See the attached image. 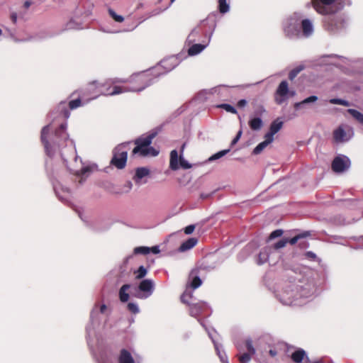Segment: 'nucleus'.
<instances>
[{
  "mask_svg": "<svg viewBox=\"0 0 363 363\" xmlns=\"http://www.w3.org/2000/svg\"><path fill=\"white\" fill-rule=\"evenodd\" d=\"M313 9L320 14L330 15L351 5L350 0H311Z\"/></svg>",
  "mask_w": 363,
  "mask_h": 363,
  "instance_id": "f257e3e1",
  "label": "nucleus"
},
{
  "mask_svg": "<svg viewBox=\"0 0 363 363\" xmlns=\"http://www.w3.org/2000/svg\"><path fill=\"white\" fill-rule=\"evenodd\" d=\"M156 135L157 133L153 132L145 137L141 136L135 139L134 140L135 147L132 150V156H135L136 155H138L140 157H146L148 155L157 156L159 154V151L150 146L152 140Z\"/></svg>",
  "mask_w": 363,
  "mask_h": 363,
  "instance_id": "f03ea898",
  "label": "nucleus"
},
{
  "mask_svg": "<svg viewBox=\"0 0 363 363\" xmlns=\"http://www.w3.org/2000/svg\"><path fill=\"white\" fill-rule=\"evenodd\" d=\"M116 82L126 83L130 91H141L152 84V78L147 73H138L132 75L128 80H115Z\"/></svg>",
  "mask_w": 363,
  "mask_h": 363,
  "instance_id": "7ed1b4c3",
  "label": "nucleus"
},
{
  "mask_svg": "<svg viewBox=\"0 0 363 363\" xmlns=\"http://www.w3.org/2000/svg\"><path fill=\"white\" fill-rule=\"evenodd\" d=\"M130 143H121L116 146L113 151L111 164L118 169L125 168L128 159V151Z\"/></svg>",
  "mask_w": 363,
  "mask_h": 363,
  "instance_id": "20e7f679",
  "label": "nucleus"
},
{
  "mask_svg": "<svg viewBox=\"0 0 363 363\" xmlns=\"http://www.w3.org/2000/svg\"><path fill=\"white\" fill-rule=\"evenodd\" d=\"M323 26L330 33H336L344 28L345 21L340 16H328L323 21Z\"/></svg>",
  "mask_w": 363,
  "mask_h": 363,
  "instance_id": "39448f33",
  "label": "nucleus"
},
{
  "mask_svg": "<svg viewBox=\"0 0 363 363\" xmlns=\"http://www.w3.org/2000/svg\"><path fill=\"white\" fill-rule=\"evenodd\" d=\"M353 135L352 129L348 125H341L334 130L333 135L335 143H343L350 139Z\"/></svg>",
  "mask_w": 363,
  "mask_h": 363,
  "instance_id": "423d86ee",
  "label": "nucleus"
},
{
  "mask_svg": "<svg viewBox=\"0 0 363 363\" xmlns=\"http://www.w3.org/2000/svg\"><path fill=\"white\" fill-rule=\"evenodd\" d=\"M67 123H62L60 127L56 129L55 132V136L53 139V145L58 147H64L67 145V143L69 140V135L66 132Z\"/></svg>",
  "mask_w": 363,
  "mask_h": 363,
  "instance_id": "0eeeda50",
  "label": "nucleus"
},
{
  "mask_svg": "<svg viewBox=\"0 0 363 363\" xmlns=\"http://www.w3.org/2000/svg\"><path fill=\"white\" fill-rule=\"evenodd\" d=\"M350 164V160L347 156L340 155L334 158L331 168L334 172L341 173L348 169Z\"/></svg>",
  "mask_w": 363,
  "mask_h": 363,
  "instance_id": "6e6552de",
  "label": "nucleus"
},
{
  "mask_svg": "<svg viewBox=\"0 0 363 363\" xmlns=\"http://www.w3.org/2000/svg\"><path fill=\"white\" fill-rule=\"evenodd\" d=\"M289 92V89L288 82L285 80L281 82L274 94L275 102L279 105L283 104L288 99Z\"/></svg>",
  "mask_w": 363,
  "mask_h": 363,
  "instance_id": "1a4fd4ad",
  "label": "nucleus"
},
{
  "mask_svg": "<svg viewBox=\"0 0 363 363\" xmlns=\"http://www.w3.org/2000/svg\"><path fill=\"white\" fill-rule=\"evenodd\" d=\"M50 132V125H45L43 128L41 130V142L44 145L45 151L48 155H52V146L49 143L48 140V136Z\"/></svg>",
  "mask_w": 363,
  "mask_h": 363,
  "instance_id": "9d476101",
  "label": "nucleus"
},
{
  "mask_svg": "<svg viewBox=\"0 0 363 363\" xmlns=\"http://www.w3.org/2000/svg\"><path fill=\"white\" fill-rule=\"evenodd\" d=\"M138 289L145 294L143 297L147 298L152 294L154 289L153 281L150 279H144L139 284Z\"/></svg>",
  "mask_w": 363,
  "mask_h": 363,
  "instance_id": "9b49d317",
  "label": "nucleus"
},
{
  "mask_svg": "<svg viewBox=\"0 0 363 363\" xmlns=\"http://www.w3.org/2000/svg\"><path fill=\"white\" fill-rule=\"evenodd\" d=\"M298 24L294 22L293 19H290L287 26L284 28L285 35L289 38L297 36L298 35Z\"/></svg>",
  "mask_w": 363,
  "mask_h": 363,
  "instance_id": "f8f14e48",
  "label": "nucleus"
},
{
  "mask_svg": "<svg viewBox=\"0 0 363 363\" xmlns=\"http://www.w3.org/2000/svg\"><path fill=\"white\" fill-rule=\"evenodd\" d=\"M291 358L295 363H301L303 360H306V362H309V359L307 357L305 350L301 348L294 351L291 354Z\"/></svg>",
  "mask_w": 363,
  "mask_h": 363,
  "instance_id": "ddd939ff",
  "label": "nucleus"
},
{
  "mask_svg": "<svg viewBox=\"0 0 363 363\" xmlns=\"http://www.w3.org/2000/svg\"><path fill=\"white\" fill-rule=\"evenodd\" d=\"M150 169L147 167H138L135 169L133 180L137 184H141V179L150 174Z\"/></svg>",
  "mask_w": 363,
  "mask_h": 363,
  "instance_id": "4468645a",
  "label": "nucleus"
},
{
  "mask_svg": "<svg viewBox=\"0 0 363 363\" xmlns=\"http://www.w3.org/2000/svg\"><path fill=\"white\" fill-rule=\"evenodd\" d=\"M118 363H135L130 352L125 349H122L118 358Z\"/></svg>",
  "mask_w": 363,
  "mask_h": 363,
  "instance_id": "2eb2a0df",
  "label": "nucleus"
},
{
  "mask_svg": "<svg viewBox=\"0 0 363 363\" xmlns=\"http://www.w3.org/2000/svg\"><path fill=\"white\" fill-rule=\"evenodd\" d=\"M205 305L203 303H196L189 305L190 314L194 317H197L201 314Z\"/></svg>",
  "mask_w": 363,
  "mask_h": 363,
  "instance_id": "dca6fc26",
  "label": "nucleus"
},
{
  "mask_svg": "<svg viewBox=\"0 0 363 363\" xmlns=\"http://www.w3.org/2000/svg\"><path fill=\"white\" fill-rule=\"evenodd\" d=\"M303 34L306 37L310 36L313 32L312 23L308 19H304L301 22Z\"/></svg>",
  "mask_w": 363,
  "mask_h": 363,
  "instance_id": "f3484780",
  "label": "nucleus"
},
{
  "mask_svg": "<svg viewBox=\"0 0 363 363\" xmlns=\"http://www.w3.org/2000/svg\"><path fill=\"white\" fill-rule=\"evenodd\" d=\"M198 272V269H194L190 272V277H192L191 287L194 289L199 288L202 284L201 279L197 276Z\"/></svg>",
  "mask_w": 363,
  "mask_h": 363,
  "instance_id": "a211bd4d",
  "label": "nucleus"
},
{
  "mask_svg": "<svg viewBox=\"0 0 363 363\" xmlns=\"http://www.w3.org/2000/svg\"><path fill=\"white\" fill-rule=\"evenodd\" d=\"M197 239L195 238H191L186 240L185 242L182 243L179 250L180 252H185L193 248L197 244Z\"/></svg>",
  "mask_w": 363,
  "mask_h": 363,
  "instance_id": "6ab92c4d",
  "label": "nucleus"
},
{
  "mask_svg": "<svg viewBox=\"0 0 363 363\" xmlns=\"http://www.w3.org/2000/svg\"><path fill=\"white\" fill-rule=\"evenodd\" d=\"M104 86V84L99 83L97 81H93L89 84L88 90L89 91H93L96 93V96H94L92 99H95L100 94H102L100 88H101Z\"/></svg>",
  "mask_w": 363,
  "mask_h": 363,
  "instance_id": "aec40b11",
  "label": "nucleus"
},
{
  "mask_svg": "<svg viewBox=\"0 0 363 363\" xmlns=\"http://www.w3.org/2000/svg\"><path fill=\"white\" fill-rule=\"evenodd\" d=\"M129 91H129L128 86H127L126 83H125V84L123 86H114L112 89V91H108L104 94L113 96V95H117V94L129 92Z\"/></svg>",
  "mask_w": 363,
  "mask_h": 363,
  "instance_id": "412c9836",
  "label": "nucleus"
},
{
  "mask_svg": "<svg viewBox=\"0 0 363 363\" xmlns=\"http://www.w3.org/2000/svg\"><path fill=\"white\" fill-rule=\"evenodd\" d=\"M169 167L172 170H177L179 169L178 153L176 150H174L170 152Z\"/></svg>",
  "mask_w": 363,
  "mask_h": 363,
  "instance_id": "4be33fe9",
  "label": "nucleus"
},
{
  "mask_svg": "<svg viewBox=\"0 0 363 363\" xmlns=\"http://www.w3.org/2000/svg\"><path fill=\"white\" fill-rule=\"evenodd\" d=\"M130 288V284L123 285L119 290V298L121 302H126L129 298V294L127 291Z\"/></svg>",
  "mask_w": 363,
  "mask_h": 363,
  "instance_id": "5701e85b",
  "label": "nucleus"
},
{
  "mask_svg": "<svg viewBox=\"0 0 363 363\" xmlns=\"http://www.w3.org/2000/svg\"><path fill=\"white\" fill-rule=\"evenodd\" d=\"M206 45L201 44H194L191 46L188 50V54L189 55H196L200 53L204 48Z\"/></svg>",
  "mask_w": 363,
  "mask_h": 363,
  "instance_id": "b1692460",
  "label": "nucleus"
},
{
  "mask_svg": "<svg viewBox=\"0 0 363 363\" xmlns=\"http://www.w3.org/2000/svg\"><path fill=\"white\" fill-rule=\"evenodd\" d=\"M249 125L253 130H259L262 126V121L259 118H254L249 121Z\"/></svg>",
  "mask_w": 363,
  "mask_h": 363,
  "instance_id": "393cba45",
  "label": "nucleus"
},
{
  "mask_svg": "<svg viewBox=\"0 0 363 363\" xmlns=\"http://www.w3.org/2000/svg\"><path fill=\"white\" fill-rule=\"evenodd\" d=\"M283 126V122L280 121L279 119L274 121L269 127V131L272 133V134H276L277 132L280 130V129Z\"/></svg>",
  "mask_w": 363,
  "mask_h": 363,
  "instance_id": "a878e982",
  "label": "nucleus"
},
{
  "mask_svg": "<svg viewBox=\"0 0 363 363\" xmlns=\"http://www.w3.org/2000/svg\"><path fill=\"white\" fill-rule=\"evenodd\" d=\"M305 67L302 65L297 66L296 67L294 68L292 70L290 71L289 73V79L292 81L294 80L296 76L302 71L303 70Z\"/></svg>",
  "mask_w": 363,
  "mask_h": 363,
  "instance_id": "bb28decb",
  "label": "nucleus"
},
{
  "mask_svg": "<svg viewBox=\"0 0 363 363\" xmlns=\"http://www.w3.org/2000/svg\"><path fill=\"white\" fill-rule=\"evenodd\" d=\"M310 235H311V233L310 232H308V231L303 232L302 233H300V234L294 236L291 239H289L288 243H290L292 245H295L298 242V240H300L301 238H304L308 237Z\"/></svg>",
  "mask_w": 363,
  "mask_h": 363,
  "instance_id": "cd10ccee",
  "label": "nucleus"
},
{
  "mask_svg": "<svg viewBox=\"0 0 363 363\" xmlns=\"http://www.w3.org/2000/svg\"><path fill=\"white\" fill-rule=\"evenodd\" d=\"M270 248H264L262 251H261L259 254V264H263L268 260L269 257V251H270Z\"/></svg>",
  "mask_w": 363,
  "mask_h": 363,
  "instance_id": "c85d7f7f",
  "label": "nucleus"
},
{
  "mask_svg": "<svg viewBox=\"0 0 363 363\" xmlns=\"http://www.w3.org/2000/svg\"><path fill=\"white\" fill-rule=\"evenodd\" d=\"M82 106V100L79 98L72 99L68 103V108L69 110H74Z\"/></svg>",
  "mask_w": 363,
  "mask_h": 363,
  "instance_id": "c756f323",
  "label": "nucleus"
},
{
  "mask_svg": "<svg viewBox=\"0 0 363 363\" xmlns=\"http://www.w3.org/2000/svg\"><path fill=\"white\" fill-rule=\"evenodd\" d=\"M318 100V97L316 96H311L306 99H305L304 100H303L301 102H298V103H296L294 104V108L296 109L298 108L302 104H308V103H311V102H315Z\"/></svg>",
  "mask_w": 363,
  "mask_h": 363,
  "instance_id": "7c9ffc66",
  "label": "nucleus"
},
{
  "mask_svg": "<svg viewBox=\"0 0 363 363\" xmlns=\"http://www.w3.org/2000/svg\"><path fill=\"white\" fill-rule=\"evenodd\" d=\"M218 9L221 13H225L228 11L229 5L226 0H218Z\"/></svg>",
  "mask_w": 363,
  "mask_h": 363,
  "instance_id": "2f4dec72",
  "label": "nucleus"
},
{
  "mask_svg": "<svg viewBox=\"0 0 363 363\" xmlns=\"http://www.w3.org/2000/svg\"><path fill=\"white\" fill-rule=\"evenodd\" d=\"M252 354L245 352L242 354H238V360L240 363H249L251 360Z\"/></svg>",
  "mask_w": 363,
  "mask_h": 363,
  "instance_id": "473e14b6",
  "label": "nucleus"
},
{
  "mask_svg": "<svg viewBox=\"0 0 363 363\" xmlns=\"http://www.w3.org/2000/svg\"><path fill=\"white\" fill-rule=\"evenodd\" d=\"M147 269L143 267L140 266L136 272H135V279H141L145 277L147 274Z\"/></svg>",
  "mask_w": 363,
  "mask_h": 363,
  "instance_id": "72a5a7b5",
  "label": "nucleus"
},
{
  "mask_svg": "<svg viewBox=\"0 0 363 363\" xmlns=\"http://www.w3.org/2000/svg\"><path fill=\"white\" fill-rule=\"evenodd\" d=\"M288 242H289L288 238H283V239L279 240L277 242L274 243L272 248L274 250H279V249L283 248L286 245Z\"/></svg>",
  "mask_w": 363,
  "mask_h": 363,
  "instance_id": "f704fd0d",
  "label": "nucleus"
},
{
  "mask_svg": "<svg viewBox=\"0 0 363 363\" xmlns=\"http://www.w3.org/2000/svg\"><path fill=\"white\" fill-rule=\"evenodd\" d=\"M267 145H268V144L264 141L260 143L253 150V154H255V155L260 154L263 151V150L267 147Z\"/></svg>",
  "mask_w": 363,
  "mask_h": 363,
  "instance_id": "c9c22d12",
  "label": "nucleus"
},
{
  "mask_svg": "<svg viewBox=\"0 0 363 363\" xmlns=\"http://www.w3.org/2000/svg\"><path fill=\"white\" fill-rule=\"evenodd\" d=\"M108 13L111 16V18L116 22L121 23L124 21V18L121 16L118 15L113 10L109 9Z\"/></svg>",
  "mask_w": 363,
  "mask_h": 363,
  "instance_id": "e433bc0d",
  "label": "nucleus"
},
{
  "mask_svg": "<svg viewBox=\"0 0 363 363\" xmlns=\"http://www.w3.org/2000/svg\"><path fill=\"white\" fill-rule=\"evenodd\" d=\"M59 108L60 109L61 113L65 118L67 119L70 116V112L67 108H66L65 103H60Z\"/></svg>",
  "mask_w": 363,
  "mask_h": 363,
  "instance_id": "4c0bfd02",
  "label": "nucleus"
},
{
  "mask_svg": "<svg viewBox=\"0 0 363 363\" xmlns=\"http://www.w3.org/2000/svg\"><path fill=\"white\" fill-rule=\"evenodd\" d=\"M329 102L332 104H339L344 106H349L350 104L347 101L341 99H331Z\"/></svg>",
  "mask_w": 363,
  "mask_h": 363,
  "instance_id": "58836bf2",
  "label": "nucleus"
},
{
  "mask_svg": "<svg viewBox=\"0 0 363 363\" xmlns=\"http://www.w3.org/2000/svg\"><path fill=\"white\" fill-rule=\"evenodd\" d=\"M219 107L221 108H223L226 111L230 112L231 113H233V114L238 113L237 110L233 106H231L230 104H223L220 105Z\"/></svg>",
  "mask_w": 363,
  "mask_h": 363,
  "instance_id": "ea45409f",
  "label": "nucleus"
},
{
  "mask_svg": "<svg viewBox=\"0 0 363 363\" xmlns=\"http://www.w3.org/2000/svg\"><path fill=\"white\" fill-rule=\"evenodd\" d=\"M245 347L247 350V353L251 354L254 355L255 354V349L252 345V342L250 340H247L245 341Z\"/></svg>",
  "mask_w": 363,
  "mask_h": 363,
  "instance_id": "a19ab883",
  "label": "nucleus"
},
{
  "mask_svg": "<svg viewBox=\"0 0 363 363\" xmlns=\"http://www.w3.org/2000/svg\"><path fill=\"white\" fill-rule=\"evenodd\" d=\"M135 254L147 255L150 253L148 247H138L134 249Z\"/></svg>",
  "mask_w": 363,
  "mask_h": 363,
  "instance_id": "79ce46f5",
  "label": "nucleus"
},
{
  "mask_svg": "<svg viewBox=\"0 0 363 363\" xmlns=\"http://www.w3.org/2000/svg\"><path fill=\"white\" fill-rule=\"evenodd\" d=\"M347 112L357 121L359 120L360 118L363 116V114L362 113L355 109L350 108L347 110Z\"/></svg>",
  "mask_w": 363,
  "mask_h": 363,
  "instance_id": "37998d69",
  "label": "nucleus"
},
{
  "mask_svg": "<svg viewBox=\"0 0 363 363\" xmlns=\"http://www.w3.org/2000/svg\"><path fill=\"white\" fill-rule=\"evenodd\" d=\"M229 151H230V150H221V151L214 154L213 155H212L209 160H215L219 159V158L222 157L223 156L225 155Z\"/></svg>",
  "mask_w": 363,
  "mask_h": 363,
  "instance_id": "c03bdc74",
  "label": "nucleus"
},
{
  "mask_svg": "<svg viewBox=\"0 0 363 363\" xmlns=\"http://www.w3.org/2000/svg\"><path fill=\"white\" fill-rule=\"evenodd\" d=\"M284 231L281 229L275 230L269 235V240H273L276 238L280 237L282 235Z\"/></svg>",
  "mask_w": 363,
  "mask_h": 363,
  "instance_id": "a18cd8bd",
  "label": "nucleus"
},
{
  "mask_svg": "<svg viewBox=\"0 0 363 363\" xmlns=\"http://www.w3.org/2000/svg\"><path fill=\"white\" fill-rule=\"evenodd\" d=\"M127 307L128 309L133 313H138L139 312L138 306L134 303H128Z\"/></svg>",
  "mask_w": 363,
  "mask_h": 363,
  "instance_id": "49530a36",
  "label": "nucleus"
},
{
  "mask_svg": "<svg viewBox=\"0 0 363 363\" xmlns=\"http://www.w3.org/2000/svg\"><path fill=\"white\" fill-rule=\"evenodd\" d=\"M274 135L271 131L266 133L264 135V142H266L268 145H269L274 140Z\"/></svg>",
  "mask_w": 363,
  "mask_h": 363,
  "instance_id": "de8ad7c7",
  "label": "nucleus"
},
{
  "mask_svg": "<svg viewBox=\"0 0 363 363\" xmlns=\"http://www.w3.org/2000/svg\"><path fill=\"white\" fill-rule=\"evenodd\" d=\"M179 162H180V166L183 169H189L191 167V165L190 164H189L188 162H186L185 160L182 158V157H180V158H179Z\"/></svg>",
  "mask_w": 363,
  "mask_h": 363,
  "instance_id": "09e8293b",
  "label": "nucleus"
},
{
  "mask_svg": "<svg viewBox=\"0 0 363 363\" xmlns=\"http://www.w3.org/2000/svg\"><path fill=\"white\" fill-rule=\"evenodd\" d=\"M195 229L194 225H189L184 228V233L186 235L191 234Z\"/></svg>",
  "mask_w": 363,
  "mask_h": 363,
  "instance_id": "8fccbe9b",
  "label": "nucleus"
},
{
  "mask_svg": "<svg viewBox=\"0 0 363 363\" xmlns=\"http://www.w3.org/2000/svg\"><path fill=\"white\" fill-rule=\"evenodd\" d=\"M242 130H240L238 132V133H237L236 136L235 137V138H234V139L232 140V142H231V145H232V146H233V145H235V144L238 142V140H240V137H241V135H242Z\"/></svg>",
  "mask_w": 363,
  "mask_h": 363,
  "instance_id": "3c124183",
  "label": "nucleus"
},
{
  "mask_svg": "<svg viewBox=\"0 0 363 363\" xmlns=\"http://www.w3.org/2000/svg\"><path fill=\"white\" fill-rule=\"evenodd\" d=\"M247 102L245 99H240L238 101L237 106L238 108H243L247 105Z\"/></svg>",
  "mask_w": 363,
  "mask_h": 363,
  "instance_id": "603ef678",
  "label": "nucleus"
},
{
  "mask_svg": "<svg viewBox=\"0 0 363 363\" xmlns=\"http://www.w3.org/2000/svg\"><path fill=\"white\" fill-rule=\"evenodd\" d=\"M149 250H150V252H152L153 254H158L160 252L158 246H154L152 247H149Z\"/></svg>",
  "mask_w": 363,
  "mask_h": 363,
  "instance_id": "864d4df0",
  "label": "nucleus"
},
{
  "mask_svg": "<svg viewBox=\"0 0 363 363\" xmlns=\"http://www.w3.org/2000/svg\"><path fill=\"white\" fill-rule=\"evenodd\" d=\"M306 255L308 257L311 258V259H315L316 257L315 254L314 252H311V251L307 252Z\"/></svg>",
  "mask_w": 363,
  "mask_h": 363,
  "instance_id": "5fc2aeb1",
  "label": "nucleus"
},
{
  "mask_svg": "<svg viewBox=\"0 0 363 363\" xmlns=\"http://www.w3.org/2000/svg\"><path fill=\"white\" fill-rule=\"evenodd\" d=\"M264 111H265V110H264V108H263V106H259V107L258 108V109H257V110H256L255 113H256L257 115H259H259H261V114H262L263 112H264Z\"/></svg>",
  "mask_w": 363,
  "mask_h": 363,
  "instance_id": "6e6d98bb",
  "label": "nucleus"
},
{
  "mask_svg": "<svg viewBox=\"0 0 363 363\" xmlns=\"http://www.w3.org/2000/svg\"><path fill=\"white\" fill-rule=\"evenodd\" d=\"M186 295L185 294H183L182 296H181V301L182 303H186V304H188V305H190L189 303V302L186 301Z\"/></svg>",
  "mask_w": 363,
  "mask_h": 363,
  "instance_id": "4d7b16f0",
  "label": "nucleus"
},
{
  "mask_svg": "<svg viewBox=\"0 0 363 363\" xmlns=\"http://www.w3.org/2000/svg\"><path fill=\"white\" fill-rule=\"evenodd\" d=\"M31 4H32L31 1H26L24 2L23 6H24L25 9H28L30 6Z\"/></svg>",
  "mask_w": 363,
  "mask_h": 363,
  "instance_id": "13d9d810",
  "label": "nucleus"
},
{
  "mask_svg": "<svg viewBox=\"0 0 363 363\" xmlns=\"http://www.w3.org/2000/svg\"><path fill=\"white\" fill-rule=\"evenodd\" d=\"M269 355H270L271 357H275V356L277 355V351H276V350H269Z\"/></svg>",
  "mask_w": 363,
  "mask_h": 363,
  "instance_id": "bf43d9fd",
  "label": "nucleus"
},
{
  "mask_svg": "<svg viewBox=\"0 0 363 363\" xmlns=\"http://www.w3.org/2000/svg\"><path fill=\"white\" fill-rule=\"evenodd\" d=\"M106 310V306L104 304L101 305L100 307L101 313H104Z\"/></svg>",
  "mask_w": 363,
  "mask_h": 363,
  "instance_id": "052dcab7",
  "label": "nucleus"
},
{
  "mask_svg": "<svg viewBox=\"0 0 363 363\" xmlns=\"http://www.w3.org/2000/svg\"><path fill=\"white\" fill-rule=\"evenodd\" d=\"M295 94H296V92H295L294 91H290V90H289V94H288V96H291V97H292V96H294Z\"/></svg>",
  "mask_w": 363,
  "mask_h": 363,
  "instance_id": "680f3d73",
  "label": "nucleus"
},
{
  "mask_svg": "<svg viewBox=\"0 0 363 363\" xmlns=\"http://www.w3.org/2000/svg\"><path fill=\"white\" fill-rule=\"evenodd\" d=\"M11 17H12V19H13V22H16V15H14V14H13V15H12V16H11Z\"/></svg>",
  "mask_w": 363,
  "mask_h": 363,
  "instance_id": "e2e57ef3",
  "label": "nucleus"
},
{
  "mask_svg": "<svg viewBox=\"0 0 363 363\" xmlns=\"http://www.w3.org/2000/svg\"><path fill=\"white\" fill-rule=\"evenodd\" d=\"M313 363H323L321 360L315 361Z\"/></svg>",
  "mask_w": 363,
  "mask_h": 363,
  "instance_id": "0e129e2a",
  "label": "nucleus"
},
{
  "mask_svg": "<svg viewBox=\"0 0 363 363\" xmlns=\"http://www.w3.org/2000/svg\"><path fill=\"white\" fill-rule=\"evenodd\" d=\"M75 94H76V92H73V93L70 95V97H72Z\"/></svg>",
  "mask_w": 363,
  "mask_h": 363,
  "instance_id": "69168bd1",
  "label": "nucleus"
},
{
  "mask_svg": "<svg viewBox=\"0 0 363 363\" xmlns=\"http://www.w3.org/2000/svg\"><path fill=\"white\" fill-rule=\"evenodd\" d=\"M2 34V30L0 29V35Z\"/></svg>",
  "mask_w": 363,
  "mask_h": 363,
  "instance_id": "338daca9",
  "label": "nucleus"
},
{
  "mask_svg": "<svg viewBox=\"0 0 363 363\" xmlns=\"http://www.w3.org/2000/svg\"><path fill=\"white\" fill-rule=\"evenodd\" d=\"M174 0H172V1H173Z\"/></svg>",
  "mask_w": 363,
  "mask_h": 363,
  "instance_id": "774afa93",
  "label": "nucleus"
}]
</instances>
